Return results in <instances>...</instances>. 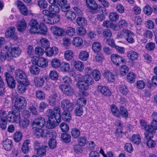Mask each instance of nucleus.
I'll list each match as a JSON object with an SVG mask.
<instances>
[{"label": "nucleus", "mask_w": 157, "mask_h": 157, "mask_svg": "<svg viewBox=\"0 0 157 157\" xmlns=\"http://www.w3.org/2000/svg\"><path fill=\"white\" fill-rule=\"evenodd\" d=\"M79 56V58L81 60L86 61L89 58V54L87 52L83 51L80 52Z\"/></svg>", "instance_id": "obj_35"}, {"label": "nucleus", "mask_w": 157, "mask_h": 157, "mask_svg": "<svg viewBox=\"0 0 157 157\" xmlns=\"http://www.w3.org/2000/svg\"><path fill=\"white\" fill-rule=\"evenodd\" d=\"M85 82L87 83L88 85L92 84L94 82V80L92 77L89 75H86L82 79Z\"/></svg>", "instance_id": "obj_42"}, {"label": "nucleus", "mask_w": 157, "mask_h": 157, "mask_svg": "<svg viewBox=\"0 0 157 157\" xmlns=\"http://www.w3.org/2000/svg\"><path fill=\"white\" fill-rule=\"evenodd\" d=\"M128 71V67L126 66L123 65L120 68L119 71H118V74H120L122 76H124Z\"/></svg>", "instance_id": "obj_45"}, {"label": "nucleus", "mask_w": 157, "mask_h": 157, "mask_svg": "<svg viewBox=\"0 0 157 157\" xmlns=\"http://www.w3.org/2000/svg\"><path fill=\"white\" fill-rule=\"evenodd\" d=\"M132 142L137 144H139L141 141L140 136L139 134L133 135L132 136Z\"/></svg>", "instance_id": "obj_48"}, {"label": "nucleus", "mask_w": 157, "mask_h": 157, "mask_svg": "<svg viewBox=\"0 0 157 157\" xmlns=\"http://www.w3.org/2000/svg\"><path fill=\"white\" fill-rule=\"evenodd\" d=\"M22 135L20 131L16 132L14 134L13 139L15 142H18L22 139Z\"/></svg>", "instance_id": "obj_47"}, {"label": "nucleus", "mask_w": 157, "mask_h": 157, "mask_svg": "<svg viewBox=\"0 0 157 157\" xmlns=\"http://www.w3.org/2000/svg\"><path fill=\"white\" fill-rule=\"evenodd\" d=\"M125 150L128 152L131 153L133 150L132 144L130 143H127L124 145Z\"/></svg>", "instance_id": "obj_64"}, {"label": "nucleus", "mask_w": 157, "mask_h": 157, "mask_svg": "<svg viewBox=\"0 0 157 157\" xmlns=\"http://www.w3.org/2000/svg\"><path fill=\"white\" fill-rule=\"evenodd\" d=\"M87 7L89 8V12L93 13H95L98 12L99 8L98 5L94 0H86Z\"/></svg>", "instance_id": "obj_8"}, {"label": "nucleus", "mask_w": 157, "mask_h": 157, "mask_svg": "<svg viewBox=\"0 0 157 157\" xmlns=\"http://www.w3.org/2000/svg\"><path fill=\"white\" fill-rule=\"evenodd\" d=\"M45 124L44 118L40 117L36 118L33 121L32 124L33 128L35 132H39Z\"/></svg>", "instance_id": "obj_3"}, {"label": "nucleus", "mask_w": 157, "mask_h": 157, "mask_svg": "<svg viewBox=\"0 0 157 157\" xmlns=\"http://www.w3.org/2000/svg\"><path fill=\"white\" fill-rule=\"evenodd\" d=\"M27 105V101L25 98L21 96L16 98L14 106L18 111L20 112V110L26 108Z\"/></svg>", "instance_id": "obj_4"}, {"label": "nucleus", "mask_w": 157, "mask_h": 157, "mask_svg": "<svg viewBox=\"0 0 157 157\" xmlns=\"http://www.w3.org/2000/svg\"><path fill=\"white\" fill-rule=\"evenodd\" d=\"M146 86V83L143 80L138 81L136 82V86L140 89H143Z\"/></svg>", "instance_id": "obj_62"}, {"label": "nucleus", "mask_w": 157, "mask_h": 157, "mask_svg": "<svg viewBox=\"0 0 157 157\" xmlns=\"http://www.w3.org/2000/svg\"><path fill=\"white\" fill-rule=\"evenodd\" d=\"M38 5L42 9H45L47 7L48 4L46 1L44 0H40L38 2Z\"/></svg>", "instance_id": "obj_59"}, {"label": "nucleus", "mask_w": 157, "mask_h": 157, "mask_svg": "<svg viewBox=\"0 0 157 157\" xmlns=\"http://www.w3.org/2000/svg\"><path fill=\"white\" fill-rule=\"evenodd\" d=\"M134 37L135 34L131 31L128 30L125 39L128 43L132 44L135 42Z\"/></svg>", "instance_id": "obj_27"}, {"label": "nucleus", "mask_w": 157, "mask_h": 157, "mask_svg": "<svg viewBox=\"0 0 157 157\" xmlns=\"http://www.w3.org/2000/svg\"><path fill=\"white\" fill-rule=\"evenodd\" d=\"M104 76L109 82H114L115 81V76L110 71H105L104 73Z\"/></svg>", "instance_id": "obj_23"}, {"label": "nucleus", "mask_w": 157, "mask_h": 157, "mask_svg": "<svg viewBox=\"0 0 157 157\" xmlns=\"http://www.w3.org/2000/svg\"><path fill=\"white\" fill-rule=\"evenodd\" d=\"M51 29L53 34L58 36H63L64 35L65 32L63 29L56 26L52 27Z\"/></svg>", "instance_id": "obj_19"}, {"label": "nucleus", "mask_w": 157, "mask_h": 157, "mask_svg": "<svg viewBox=\"0 0 157 157\" xmlns=\"http://www.w3.org/2000/svg\"><path fill=\"white\" fill-rule=\"evenodd\" d=\"M76 85L78 88L83 90H86L89 87V85L88 84L85 82L83 80H78L76 83Z\"/></svg>", "instance_id": "obj_20"}, {"label": "nucleus", "mask_w": 157, "mask_h": 157, "mask_svg": "<svg viewBox=\"0 0 157 157\" xmlns=\"http://www.w3.org/2000/svg\"><path fill=\"white\" fill-rule=\"evenodd\" d=\"M5 76L8 86L11 88H15L16 83L14 78L10 74L7 72L5 73Z\"/></svg>", "instance_id": "obj_10"}, {"label": "nucleus", "mask_w": 157, "mask_h": 157, "mask_svg": "<svg viewBox=\"0 0 157 157\" xmlns=\"http://www.w3.org/2000/svg\"><path fill=\"white\" fill-rule=\"evenodd\" d=\"M101 73L99 71L97 70H94L92 71V76L95 80L98 81L101 78Z\"/></svg>", "instance_id": "obj_53"}, {"label": "nucleus", "mask_w": 157, "mask_h": 157, "mask_svg": "<svg viewBox=\"0 0 157 157\" xmlns=\"http://www.w3.org/2000/svg\"><path fill=\"white\" fill-rule=\"evenodd\" d=\"M75 13L72 11H69L66 13L65 15L67 18L70 20H73L76 17Z\"/></svg>", "instance_id": "obj_44"}, {"label": "nucleus", "mask_w": 157, "mask_h": 157, "mask_svg": "<svg viewBox=\"0 0 157 157\" xmlns=\"http://www.w3.org/2000/svg\"><path fill=\"white\" fill-rule=\"evenodd\" d=\"M15 29L14 27H10L6 33V36L7 37H12L14 39H17V36L15 33Z\"/></svg>", "instance_id": "obj_22"}, {"label": "nucleus", "mask_w": 157, "mask_h": 157, "mask_svg": "<svg viewBox=\"0 0 157 157\" xmlns=\"http://www.w3.org/2000/svg\"><path fill=\"white\" fill-rule=\"evenodd\" d=\"M70 64L68 63L63 62L61 63L60 69L63 71L67 72L70 69Z\"/></svg>", "instance_id": "obj_43"}, {"label": "nucleus", "mask_w": 157, "mask_h": 157, "mask_svg": "<svg viewBox=\"0 0 157 157\" xmlns=\"http://www.w3.org/2000/svg\"><path fill=\"white\" fill-rule=\"evenodd\" d=\"M48 145L51 149L55 148L56 146V142L55 139L51 138L48 141Z\"/></svg>", "instance_id": "obj_57"}, {"label": "nucleus", "mask_w": 157, "mask_h": 157, "mask_svg": "<svg viewBox=\"0 0 157 157\" xmlns=\"http://www.w3.org/2000/svg\"><path fill=\"white\" fill-rule=\"evenodd\" d=\"M30 143V141L29 140H26L23 143L21 147V150L24 153L26 154L28 152L29 149L28 145Z\"/></svg>", "instance_id": "obj_30"}, {"label": "nucleus", "mask_w": 157, "mask_h": 157, "mask_svg": "<svg viewBox=\"0 0 157 157\" xmlns=\"http://www.w3.org/2000/svg\"><path fill=\"white\" fill-rule=\"evenodd\" d=\"M3 145L6 150L10 151L12 149L13 146L12 140L7 139L3 140Z\"/></svg>", "instance_id": "obj_25"}, {"label": "nucleus", "mask_w": 157, "mask_h": 157, "mask_svg": "<svg viewBox=\"0 0 157 157\" xmlns=\"http://www.w3.org/2000/svg\"><path fill=\"white\" fill-rule=\"evenodd\" d=\"M15 76L18 82L28 80L25 72L20 69L16 70L15 71Z\"/></svg>", "instance_id": "obj_7"}, {"label": "nucleus", "mask_w": 157, "mask_h": 157, "mask_svg": "<svg viewBox=\"0 0 157 157\" xmlns=\"http://www.w3.org/2000/svg\"><path fill=\"white\" fill-rule=\"evenodd\" d=\"M127 81L131 83H133L135 81L136 76L134 74L131 72H129L127 76Z\"/></svg>", "instance_id": "obj_36"}, {"label": "nucleus", "mask_w": 157, "mask_h": 157, "mask_svg": "<svg viewBox=\"0 0 157 157\" xmlns=\"http://www.w3.org/2000/svg\"><path fill=\"white\" fill-rule=\"evenodd\" d=\"M35 85L37 87H41L44 84V78L42 77L35 78L34 80Z\"/></svg>", "instance_id": "obj_26"}, {"label": "nucleus", "mask_w": 157, "mask_h": 157, "mask_svg": "<svg viewBox=\"0 0 157 157\" xmlns=\"http://www.w3.org/2000/svg\"><path fill=\"white\" fill-rule=\"evenodd\" d=\"M26 28V24L24 19H22L17 24V29L20 32L24 31Z\"/></svg>", "instance_id": "obj_28"}, {"label": "nucleus", "mask_w": 157, "mask_h": 157, "mask_svg": "<svg viewBox=\"0 0 157 157\" xmlns=\"http://www.w3.org/2000/svg\"><path fill=\"white\" fill-rule=\"evenodd\" d=\"M83 42L82 39L79 37L76 36L74 37L72 40L73 44L77 47L81 46Z\"/></svg>", "instance_id": "obj_31"}, {"label": "nucleus", "mask_w": 157, "mask_h": 157, "mask_svg": "<svg viewBox=\"0 0 157 157\" xmlns=\"http://www.w3.org/2000/svg\"><path fill=\"white\" fill-rule=\"evenodd\" d=\"M29 70L31 74L33 75L38 74L40 71L39 68L35 65H32L29 68Z\"/></svg>", "instance_id": "obj_51"}, {"label": "nucleus", "mask_w": 157, "mask_h": 157, "mask_svg": "<svg viewBox=\"0 0 157 157\" xmlns=\"http://www.w3.org/2000/svg\"><path fill=\"white\" fill-rule=\"evenodd\" d=\"M73 64L75 69L78 71H81L84 69V65L80 61H75L74 62Z\"/></svg>", "instance_id": "obj_33"}, {"label": "nucleus", "mask_w": 157, "mask_h": 157, "mask_svg": "<svg viewBox=\"0 0 157 157\" xmlns=\"http://www.w3.org/2000/svg\"><path fill=\"white\" fill-rule=\"evenodd\" d=\"M21 52V50L18 47L12 46L7 50L2 51L0 55V59L2 61L6 59L9 60L12 57L19 56Z\"/></svg>", "instance_id": "obj_2"}, {"label": "nucleus", "mask_w": 157, "mask_h": 157, "mask_svg": "<svg viewBox=\"0 0 157 157\" xmlns=\"http://www.w3.org/2000/svg\"><path fill=\"white\" fill-rule=\"evenodd\" d=\"M98 91L105 96H110L111 95V91L108 88L105 86H98Z\"/></svg>", "instance_id": "obj_16"}, {"label": "nucleus", "mask_w": 157, "mask_h": 157, "mask_svg": "<svg viewBox=\"0 0 157 157\" xmlns=\"http://www.w3.org/2000/svg\"><path fill=\"white\" fill-rule=\"evenodd\" d=\"M38 30L36 33H40L43 35H46L47 32V28L45 24L41 23L38 27Z\"/></svg>", "instance_id": "obj_24"}, {"label": "nucleus", "mask_w": 157, "mask_h": 157, "mask_svg": "<svg viewBox=\"0 0 157 157\" xmlns=\"http://www.w3.org/2000/svg\"><path fill=\"white\" fill-rule=\"evenodd\" d=\"M41 46L44 48H46L50 46L49 41L46 38H42L40 40Z\"/></svg>", "instance_id": "obj_38"}, {"label": "nucleus", "mask_w": 157, "mask_h": 157, "mask_svg": "<svg viewBox=\"0 0 157 157\" xmlns=\"http://www.w3.org/2000/svg\"><path fill=\"white\" fill-rule=\"evenodd\" d=\"M61 106L63 109L72 111L74 109V105L67 99L63 100L61 102Z\"/></svg>", "instance_id": "obj_13"}, {"label": "nucleus", "mask_w": 157, "mask_h": 157, "mask_svg": "<svg viewBox=\"0 0 157 157\" xmlns=\"http://www.w3.org/2000/svg\"><path fill=\"white\" fill-rule=\"evenodd\" d=\"M71 134L73 138H77L80 136V132L78 129L76 128H74L71 130Z\"/></svg>", "instance_id": "obj_49"}, {"label": "nucleus", "mask_w": 157, "mask_h": 157, "mask_svg": "<svg viewBox=\"0 0 157 157\" xmlns=\"http://www.w3.org/2000/svg\"><path fill=\"white\" fill-rule=\"evenodd\" d=\"M19 123L20 128H24L28 126L29 124V121L27 118H24L23 120H20Z\"/></svg>", "instance_id": "obj_37"}, {"label": "nucleus", "mask_w": 157, "mask_h": 157, "mask_svg": "<svg viewBox=\"0 0 157 157\" xmlns=\"http://www.w3.org/2000/svg\"><path fill=\"white\" fill-rule=\"evenodd\" d=\"M61 138L63 141L65 143H68L71 141V136L67 133H63L61 134Z\"/></svg>", "instance_id": "obj_46"}, {"label": "nucleus", "mask_w": 157, "mask_h": 157, "mask_svg": "<svg viewBox=\"0 0 157 157\" xmlns=\"http://www.w3.org/2000/svg\"><path fill=\"white\" fill-rule=\"evenodd\" d=\"M57 97L56 93H54L50 96L48 99V102L50 106H54L56 104V99Z\"/></svg>", "instance_id": "obj_29"}, {"label": "nucleus", "mask_w": 157, "mask_h": 157, "mask_svg": "<svg viewBox=\"0 0 157 157\" xmlns=\"http://www.w3.org/2000/svg\"><path fill=\"white\" fill-rule=\"evenodd\" d=\"M73 55L72 51L69 50L66 51L64 55L65 58L68 60H71L72 58Z\"/></svg>", "instance_id": "obj_52"}, {"label": "nucleus", "mask_w": 157, "mask_h": 157, "mask_svg": "<svg viewBox=\"0 0 157 157\" xmlns=\"http://www.w3.org/2000/svg\"><path fill=\"white\" fill-rule=\"evenodd\" d=\"M45 53L47 56L51 57L54 54L56 55L58 52V48L56 47L51 48L49 47L45 49Z\"/></svg>", "instance_id": "obj_18"}, {"label": "nucleus", "mask_w": 157, "mask_h": 157, "mask_svg": "<svg viewBox=\"0 0 157 157\" xmlns=\"http://www.w3.org/2000/svg\"><path fill=\"white\" fill-rule=\"evenodd\" d=\"M19 111H10L7 114V119L11 123L15 122L17 123L19 122L21 119L20 114Z\"/></svg>", "instance_id": "obj_5"}, {"label": "nucleus", "mask_w": 157, "mask_h": 157, "mask_svg": "<svg viewBox=\"0 0 157 157\" xmlns=\"http://www.w3.org/2000/svg\"><path fill=\"white\" fill-rule=\"evenodd\" d=\"M120 113L124 117L127 118L128 116V113L126 109L124 106H121L120 108Z\"/></svg>", "instance_id": "obj_58"}, {"label": "nucleus", "mask_w": 157, "mask_h": 157, "mask_svg": "<svg viewBox=\"0 0 157 157\" xmlns=\"http://www.w3.org/2000/svg\"><path fill=\"white\" fill-rule=\"evenodd\" d=\"M51 66L55 68H58L60 66L61 64L60 60L55 58L51 60Z\"/></svg>", "instance_id": "obj_34"}, {"label": "nucleus", "mask_w": 157, "mask_h": 157, "mask_svg": "<svg viewBox=\"0 0 157 157\" xmlns=\"http://www.w3.org/2000/svg\"><path fill=\"white\" fill-rule=\"evenodd\" d=\"M36 97L40 100H43L45 98V94L41 90L37 91L36 94Z\"/></svg>", "instance_id": "obj_54"}, {"label": "nucleus", "mask_w": 157, "mask_h": 157, "mask_svg": "<svg viewBox=\"0 0 157 157\" xmlns=\"http://www.w3.org/2000/svg\"><path fill=\"white\" fill-rule=\"evenodd\" d=\"M48 9L50 10L51 14H52L58 13L60 11L59 7L55 5H50L48 7Z\"/></svg>", "instance_id": "obj_32"}, {"label": "nucleus", "mask_w": 157, "mask_h": 157, "mask_svg": "<svg viewBox=\"0 0 157 157\" xmlns=\"http://www.w3.org/2000/svg\"><path fill=\"white\" fill-rule=\"evenodd\" d=\"M59 88L61 91L66 95H71L74 94V89L70 86L61 84L59 86Z\"/></svg>", "instance_id": "obj_9"}, {"label": "nucleus", "mask_w": 157, "mask_h": 157, "mask_svg": "<svg viewBox=\"0 0 157 157\" xmlns=\"http://www.w3.org/2000/svg\"><path fill=\"white\" fill-rule=\"evenodd\" d=\"M145 130L146 131L155 132L157 130V121H152L151 123V125H147L145 127Z\"/></svg>", "instance_id": "obj_21"}, {"label": "nucleus", "mask_w": 157, "mask_h": 157, "mask_svg": "<svg viewBox=\"0 0 157 157\" xmlns=\"http://www.w3.org/2000/svg\"><path fill=\"white\" fill-rule=\"evenodd\" d=\"M60 128L63 132H67L69 130L68 125L65 123H61L60 125Z\"/></svg>", "instance_id": "obj_63"}, {"label": "nucleus", "mask_w": 157, "mask_h": 157, "mask_svg": "<svg viewBox=\"0 0 157 157\" xmlns=\"http://www.w3.org/2000/svg\"><path fill=\"white\" fill-rule=\"evenodd\" d=\"M76 22L79 26H85L87 25V20L82 17H79L76 19Z\"/></svg>", "instance_id": "obj_40"}, {"label": "nucleus", "mask_w": 157, "mask_h": 157, "mask_svg": "<svg viewBox=\"0 0 157 157\" xmlns=\"http://www.w3.org/2000/svg\"><path fill=\"white\" fill-rule=\"evenodd\" d=\"M101 48V45L98 41L94 42L92 46V49L93 51L96 52H99Z\"/></svg>", "instance_id": "obj_39"}, {"label": "nucleus", "mask_w": 157, "mask_h": 157, "mask_svg": "<svg viewBox=\"0 0 157 157\" xmlns=\"http://www.w3.org/2000/svg\"><path fill=\"white\" fill-rule=\"evenodd\" d=\"M119 91L123 94L126 95L128 92V90L127 87L124 85H122L120 86Z\"/></svg>", "instance_id": "obj_56"}, {"label": "nucleus", "mask_w": 157, "mask_h": 157, "mask_svg": "<svg viewBox=\"0 0 157 157\" xmlns=\"http://www.w3.org/2000/svg\"><path fill=\"white\" fill-rule=\"evenodd\" d=\"M60 19V16L58 14H56L53 16L49 17L46 20L44 19L43 21L47 24L52 25L58 22Z\"/></svg>", "instance_id": "obj_14"}, {"label": "nucleus", "mask_w": 157, "mask_h": 157, "mask_svg": "<svg viewBox=\"0 0 157 157\" xmlns=\"http://www.w3.org/2000/svg\"><path fill=\"white\" fill-rule=\"evenodd\" d=\"M18 83L19 84L17 85V90L18 92L21 94L24 93L25 91L27 86L30 84L28 80Z\"/></svg>", "instance_id": "obj_11"}, {"label": "nucleus", "mask_w": 157, "mask_h": 157, "mask_svg": "<svg viewBox=\"0 0 157 157\" xmlns=\"http://www.w3.org/2000/svg\"><path fill=\"white\" fill-rule=\"evenodd\" d=\"M103 25L104 26L107 28H111L114 29L116 27V26L114 25L113 23L109 20H106L104 21Z\"/></svg>", "instance_id": "obj_50"}, {"label": "nucleus", "mask_w": 157, "mask_h": 157, "mask_svg": "<svg viewBox=\"0 0 157 157\" xmlns=\"http://www.w3.org/2000/svg\"><path fill=\"white\" fill-rule=\"evenodd\" d=\"M46 115L48 117V121L46 127L48 128H53L57 126L61 121V117L64 121H69L71 119V115L68 110H65L61 115L60 109L56 106L53 110L48 109L46 112Z\"/></svg>", "instance_id": "obj_1"}, {"label": "nucleus", "mask_w": 157, "mask_h": 157, "mask_svg": "<svg viewBox=\"0 0 157 157\" xmlns=\"http://www.w3.org/2000/svg\"><path fill=\"white\" fill-rule=\"evenodd\" d=\"M76 32L79 35L84 36L86 34V31L85 28L81 27L77 29Z\"/></svg>", "instance_id": "obj_55"}, {"label": "nucleus", "mask_w": 157, "mask_h": 157, "mask_svg": "<svg viewBox=\"0 0 157 157\" xmlns=\"http://www.w3.org/2000/svg\"><path fill=\"white\" fill-rule=\"evenodd\" d=\"M29 25L31 26L29 32L32 34H35L38 30L39 25L36 19H33L30 21Z\"/></svg>", "instance_id": "obj_15"}, {"label": "nucleus", "mask_w": 157, "mask_h": 157, "mask_svg": "<svg viewBox=\"0 0 157 157\" xmlns=\"http://www.w3.org/2000/svg\"><path fill=\"white\" fill-rule=\"evenodd\" d=\"M58 75L56 71H51L49 73V77L53 80H56L58 78Z\"/></svg>", "instance_id": "obj_60"}, {"label": "nucleus", "mask_w": 157, "mask_h": 157, "mask_svg": "<svg viewBox=\"0 0 157 157\" xmlns=\"http://www.w3.org/2000/svg\"><path fill=\"white\" fill-rule=\"evenodd\" d=\"M36 153L40 157L45 156L46 154V150L43 147H40L36 148Z\"/></svg>", "instance_id": "obj_41"}, {"label": "nucleus", "mask_w": 157, "mask_h": 157, "mask_svg": "<svg viewBox=\"0 0 157 157\" xmlns=\"http://www.w3.org/2000/svg\"><path fill=\"white\" fill-rule=\"evenodd\" d=\"M33 64L42 68H45L48 65V60L43 57H34L33 60Z\"/></svg>", "instance_id": "obj_6"}, {"label": "nucleus", "mask_w": 157, "mask_h": 157, "mask_svg": "<svg viewBox=\"0 0 157 157\" xmlns=\"http://www.w3.org/2000/svg\"><path fill=\"white\" fill-rule=\"evenodd\" d=\"M17 5L18 8L22 14L25 16H27L28 15V11L27 9L21 1H18Z\"/></svg>", "instance_id": "obj_17"}, {"label": "nucleus", "mask_w": 157, "mask_h": 157, "mask_svg": "<svg viewBox=\"0 0 157 157\" xmlns=\"http://www.w3.org/2000/svg\"><path fill=\"white\" fill-rule=\"evenodd\" d=\"M7 117V112L4 109H0V120L6 119Z\"/></svg>", "instance_id": "obj_61"}, {"label": "nucleus", "mask_w": 157, "mask_h": 157, "mask_svg": "<svg viewBox=\"0 0 157 157\" xmlns=\"http://www.w3.org/2000/svg\"><path fill=\"white\" fill-rule=\"evenodd\" d=\"M127 56L130 60L129 64L132 66L133 65V61L137 60L139 57V54L137 52L131 50L127 52Z\"/></svg>", "instance_id": "obj_12"}]
</instances>
